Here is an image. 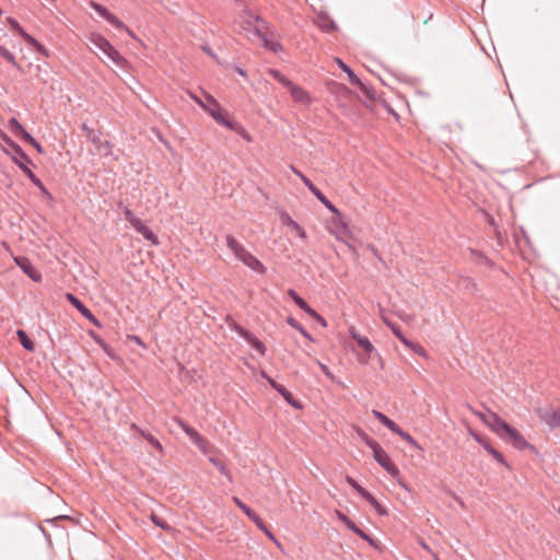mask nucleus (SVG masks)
I'll return each mask as SVG.
<instances>
[{
    "instance_id": "f257e3e1",
    "label": "nucleus",
    "mask_w": 560,
    "mask_h": 560,
    "mask_svg": "<svg viewBox=\"0 0 560 560\" xmlns=\"http://www.w3.org/2000/svg\"><path fill=\"white\" fill-rule=\"evenodd\" d=\"M226 246L235 255V257L238 260H241L245 266H247L249 269H252L253 271H255L259 275H264L266 272V267L264 266V264L258 258H256L253 254H250L232 235L226 236Z\"/></svg>"
},
{
    "instance_id": "f03ea898",
    "label": "nucleus",
    "mask_w": 560,
    "mask_h": 560,
    "mask_svg": "<svg viewBox=\"0 0 560 560\" xmlns=\"http://www.w3.org/2000/svg\"><path fill=\"white\" fill-rule=\"evenodd\" d=\"M5 142L12 148L18 158H13L14 163L21 168V171L28 177V179L40 189L42 192L47 194L48 191L43 182L34 174L28 167L32 163L28 155L22 150V148L10 138L5 139Z\"/></svg>"
},
{
    "instance_id": "7ed1b4c3",
    "label": "nucleus",
    "mask_w": 560,
    "mask_h": 560,
    "mask_svg": "<svg viewBox=\"0 0 560 560\" xmlns=\"http://www.w3.org/2000/svg\"><path fill=\"white\" fill-rule=\"evenodd\" d=\"M90 43L101 50L110 61L117 67H124L125 58L118 52V50L101 34H92L90 36Z\"/></svg>"
},
{
    "instance_id": "20e7f679",
    "label": "nucleus",
    "mask_w": 560,
    "mask_h": 560,
    "mask_svg": "<svg viewBox=\"0 0 560 560\" xmlns=\"http://www.w3.org/2000/svg\"><path fill=\"white\" fill-rule=\"evenodd\" d=\"M369 447L373 451V457L375 462L383 467L392 477L399 475V469L392 462L388 454L380 446V444L373 440L368 442Z\"/></svg>"
},
{
    "instance_id": "39448f33",
    "label": "nucleus",
    "mask_w": 560,
    "mask_h": 560,
    "mask_svg": "<svg viewBox=\"0 0 560 560\" xmlns=\"http://www.w3.org/2000/svg\"><path fill=\"white\" fill-rule=\"evenodd\" d=\"M252 19L253 21H248V23L253 24L255 33L264 42V46L275 52L280 51L282 49V45L279 42L268 38V23L258 15L253 16Z\"/></svg>"
},
{
    "instance_id": "423d86ee",
    "label": "nucleus",
    "mask_w": 560,
    "mask_h": 560,
    "mask_svg": "<svg viewBox=\"0 0 560 560\" xmlns=\"http://www.w3.org/2000/svg\"><path fill=\"white\" fill-rule=\"evenodd\" d=\"M233 502L244 512V514L256 524V526L262 530L270 539L275 540V536L267 528L261 517L247 504H245L240 498L233 497Z\"/></svg>"
},
{
    "instance_id": "0eeeda50",
    "label": "nucleus",
    "mask_w": 560,
    "mask_h": 560,
    "mask_svg": "<svg viewBox=\"0 0 560 560\" xmlns=\"http://www.w3.org/2000/svg\"><path fill=\"white\" fill-rule=\"evenodd\" d=\"M8 21H9L10 26L12 27V30L16 31L27 45L32 46L38 54L48 56L47 49L39 42H37L33 36L27 34L21 27L20 23L15 19L9 18Z\"/></svg>"
},
{
    "instance_id": "6e6552de",
    "label": "nucleus",
    "mask_w": 560,
    "mask_h": 560,
    "mask_svg": "<svg viewBox=\"0 0 560 560\" xmlns=\"http://www.w3.org/2000/svg\"><path fill=\"white\" fill-rule=\"evenodd\" d=\"M90 7L100 14L103 19H105L109 24H112L117 30H124L128 33H130L129 28L124 24L122 21H120L116 15H114L104 5L91 1Z\"/></svg>"
},
{
    "instance_id": "1a4fd4ad",
    "label": "nucleus",
    "mask_w": 560,
    "mask_h": 560,
    "mask_svg": "<svg viewBox=\"0 0 560 560\" xmlns=\"http://www.w3.org/2000/svg\"><path fill=\"white\" fill-rule=\"evenodd\" d=\"M483 422L500 438H504V431L509 423L501 419L497 413L489 411L488 413H478Z\"/></svg>"
},
{
    "instance_id": "9d476101",
    "label": "nucleus",
    "mask_w": 560,
    "mask_h": 560,
    "mask_svg": "<svg viewBox=\"0 0 560 560\" xmlns=\"http://www.w3.org/2000/svg\"><path fill=\"white\" fill-rule=\"evenodd\" d=\"M299 177L310 191L332 213L340 215L339 210L326 198V196L303 173H299Z\"/></svg>"
},
{
    "instance_id": "9b49d317",
    "label": "nucleus",
    "mask_w": 560,
    "mask_h": 560,
    "mask_svg": "<svg viewBox=\"0 0 560 560\" xmlns=\"http://www.w3.org/2000/svg\"><path fill=\"white\" fill-rule=\"evenodd\" d=\"M232 329L240 337H242L244 340H246L260 354H262V355L265 354V352H266L265 345L258 338H256L250 331H248L247 329H245L244 327H242L235 323L233 324Z\"/></svg>"
},
{
    "instance_id": "f8f14e48",
    "label": "nucleus",
    "mask_w": 560,
    "mask_h": 560,
    "mask_svg": "<svg viewBox=\"0 0 560 560\" xmlns=\"http://www.w3.org/2000/svg\"><path fill=\"white\" fill-rule=\"evenodd\" d=\"M288 295L293 300V302L307 315H310L312 318L318 320L323 326H326L325 319L314 310L312 308L304 299H302L295 290L290 289L288 291Z\"/></svg>"
},
{
    "instance_id": "ddd939ff",
    "label": "nucleus",
    "mask_w": 560,
    "mask_h": 560,
    "mask_svg": "<svg viewBox=\"0 0 560 560\" xmlns=\"http://www.w3.org/2000/svg\"><path fill=\"white\" fill-rule=\"evenodd\" d=\"M502 439L510 442L517 450L532 447L530 444L522 436V434L510 424L505 429L504 438Z\"/></svg>"
},
{
    "instance_id": "4468645a",
    "label": "nucleus",
    "mask_w": 560,
    "mask_h": 560,
    "mask_svg": "<svg viewBox=\"0 0 560 560\" xmlns=\"http://www.w3.org/2000/svg\"><path fill=\"white\" fill-rule=\"evenodd\" d=\"M537 413L550 428H560V409L538 408Z\"/></svg>"
},
{
    "instance_id": "2eb2a0df",
    "label": "nucleus",
    "mask_w": 560,
    "mask_h": 560,
    "mask_svg": "<svg viewBox=\"0 0 560 560\" xmlns=\"http://www.w3.org/2000/svg\"><path fill=\"white\" fill-rule=\"evenodd\" d=\"M266 378H267L268 383L270 384V386L275 390H277L289 405H291L295 409H301L302 408L301 402L299 400H296L293 397L292 393L290 390H288L282 384L276 382L271 377H266Z\"/></svg>"
},
{
    "instance_id": "dca6fc26",
    "label": "nucleus",
    "mask_w": 560,
    "mask_h": 560,
    "mask_svg": "<svg viewBox=\"0 0 560 560\" xmlns=\"http://www.w3.org/2000/svg\"><path fill=\"white\" fill-rule=\"evenodd\" d=\"M67 300L73 305L86 319L91 320L94 325L98 326L96 317L93 313L72 293H67Z\"/></svg>"
},
{
    "instance_id": "f3484780",
    "label": "nucleus",
    "mask_w": 560,
    "mask_h": 560,
    "mask_svg": "<svg viewBox=\"0 0 560 560\" xmlns=\"http://www.w3.org/2000/svg\"><path fill=\"white\" fill-rule=\"evenodd\" d=\"M15 262L32 280L36 282L42 280V275L34 268L32 262L26 257H16Z\"/></svg>"
},
{
    "instance_id": "a211bd4d",
    "label": "nucleus",
    "mask_w": 560,
    "mask_h": 560,
    "mask_svg": "<svg viewBox=\"0 0 560 560\" xmlns=\"http://www.w3.org/2000/svg\"><path fill=\"white\" fill-rule=\"evenodd\" d=\"M211 117L221 126H224L229 130L237 131L240 126L226 117L225 112L220 106L215 112H211Z\"/></svg>"
},
{
    "instance_id": "6ab92c4d",
    "label": "nucleus",
    "mask_w": 560,
    "mask_h": 560,
    "mask_svg": "<svg viewBox=\"0 0 560 560\" xmlns=\"http://www.w3.org/2000/svg\"><path fill=\"white\" fill-rule=\"evenodd\" d=\"M88 140L91 141L101 153H109L110 143L109 141L102 139L101 131H89Z\"/></svg>"
},
{
    "instance_id": "aec40b11",
    "label": "nucleus",
    "mask_w": 560,
    "mask_h": 560,
    "mask_svg": "<svg viewBox=\"0 0 560 560\" xmlns=\"http://www.w3.org/2000/svg\"><path fill=\"white\" fill-rule=\"evenodd\" d=\"M339 68L348 74L349 81L353 85H358L365 94H370L369 89L365 84L360 80V78L353 72V70L347 66L341 59H337Z\"/></svg>"
},
{
    "instance_id": "412c9836",
    "label": "nucleus",
    "mask_w": 560,
    "mask_h": 560,
    "mask_svg": "<svg viewBox=\"0 0 560 560\" xmlns=\"http://www.w3.org/2000/svg\"><path fill=\"white\" fill-rule=\"evenodd\" d=\"M475 440L490 454L493 456V458L499 462L500 464L508 467V463L505 462V458L502 453L493 448L490 443H488L485 439L480 438L479 435H475Z\"/></svg>"
},
{
    "instance_id": "4be33fe9",
    "label": "nucleus",
    "mask_w": 560,
    "mask_h": 560,
    "mask_svg": "<svg viewBox=\"0 0 560 560\" xmlns=\"http://www.w3.org/2000/svg\"><path fill=\"white\" fill-rule=\"evenodd\" d=\"M289 92L294 102L303 105H308L311 103L310 95L301 86L293 84Z\"/></svg>"
},
{
    "instance_id": "5701e85b",
    "label": "nucleus",
    "mask_w": 560,
    "mask_h": 560,
    "mask_svg": "<svg viewBox=\"0 0 560 560\" xmlns=\"http://www.w3.org/2000/svg\"><path fill=\"white\" fill-rule=\"evenodd\" d=\"M372 413L383 425H385L393 433L398 432L399 425L392 419H389L386 415L375 409L372 411Z\"/></svg>"
},
{
    "instance_id": "b1692460",
    "label": "nucleus",
    "mask_w": 560,
    "mask_h": 560,
    "mask_svg": "<svg viewBox=\"0 0 560 560\" xmlns=\"http://www.w3.org/2000/svg\"><path fill=\"white\" fill-rule=\"evenodd\" d=\"M133 229L137 233L141 234L147 241H150L154 245L159 244L156 235L145 224H143L142 221H140Z\"/></svg>"
},
{
    "instance_id": "393cba45",
    "label": "nucleus",
    "mask_w": 560,
    "mask_h": 560,
    "mask_svg": "<svg viewBox=\"0 0 560 560\" xmlns=\"http://www.w3.org/2000/svg\"><path fill=\"white\" fill-rule=\"evenodd\" d=\"M16 336H18L20 343L22 345V347L25 350H27L30 352H33L35 350L34 341L28 337V335L24 330L19 329L16 331Z\"/></svg>"
},
{
    "instance_id": "a878e982",
    "label": "nucleus",
    "mask_w": 560,
    "mask_h": 560,
    "mask_svg": "<svg viewBox=\"0 0 560 560\" xmlns=\"http://www.w3.org/2000/svg\"><path fill=\"white\" fill-rule=\"evenodd\" d=\"M352 337L358 342V345L362 348L364 353L371 354L374 351V347L368 337H364V336H361L358 334H352Z\"/></svg>"
},
{
    "instance_id": "bb28decb",
    "label": "nucleus",
    "mask_w": 560,
    "mask_h": 560,
    "mask_svg": "<svg viewBox=\"0 0 560 560\" xmlns=\"http://www.w3.org/2000/svg\"><path fill=\"white\" fill-rule=\"evenodd\" d=\"M209 462L223 475L228 478L230 482H232L231 471L228 469L225 464L220 460L218 457L210 456Z\"/></svg>"
},
{
    "instance_id": "cd10ccee",
    "label": "nucleus",
    "mask_w": 560,
    "mask_h": 560,
    "mask_svg": "<svg viewBox=\"0 0 560 560\" xmlns=\"http://www.w3.org/2000/svg\"><path fill=\"white\" fill-rule=\"evenodd\" d=\"M150 520L152 521V523L155 526L160 527L161 529H163L166 533H174L175 532V528L173 526H171L166 521H164L162 517H160L155 513H151Z\"/></svg>"
},
{
    "instance_id": "c85d7f7f",
    "label": "nucleus",
    "mask_w": 560,
    "mask_h": 560,
    "mask_svg": "<svg viewBox=\"0 0 560 560\" xmlns=\"http://www.w3.org/2000/svg\"><path fill=\"white\" fill-rule=\"evenodd\" d=\"M270 74L272 78L278 81L280 84H282L288 91L291 89V86L294 84L290 79H288L285 75H283L278 70H270Z\"/></svg>"
},
{
    "instance_id": "c756f323",
    "label": "nucleus",
    "mask_w": 560,
    "mask_h": 560,
    "mask_svg": "<svg viewBox=\"0 0 560 560\" xmlns=\"http://www.w3.org/2000/svg\"><path fill=\"white\" fill-rule=\"evenodd\" d=\"M176 421H177L178 425L182 428V430L188 435V438L190 439L191 442L197 440L200 436V434L198 433V431L196 429L188 425L183 420L177 419Z\"/></svg>"
},
{
    "instance_id": "7c9ffc66",
    "label": "nucleus",
    "mask_w": 560,
    "mask_h": 560,
    "mask_svg": "<svg viewBox=\"0 0 560 560\" xmlns=\"http://www.w3.org/2000/svg\"><path fill=\"white\" fill-rule=\"evenodd\" d=\"M347 483L352 487L363 499L370 497V492L358 483V481L351 476L346 477Z\"/></svg>"
},
{
    "instance_id": "2f4dec72",
    "label": "nucleus",
    "mask_w": 560,
    "mask_h": 560,
    "mask_svg": "<svg viewBox=\"0 0 560 560\" xmlns=\"http://www.w3.org/2000/svg\"><path fill=\"white\" fill-rule=\"evenodd\" d=\"M395 434L399 435L404 441H406L409 445L412 447L422 451L423 448L420 446V444L406 431H404L400 427L398 432H395Z\"/></svg>"
},
{
    "instance_id": "473e14b6",
    "label": "nucleus",
    "mask_w": 560,
    "mask_h": 560,
    "mask_svg": "<svg viewBox=\"0 0 560 560\" xmlns=\"http://www.w3.org/2000/svg\"><path fill=\"white\" fill-rule=\"evenodd\" d=\"M9 128L11 132L16 137H22L24 132H26L23 126L15 118H11L9 120Z\"/></svg>"
},
{
    "instance_id": "72a5a7b5",
    "label": "nucleus",
    "mask_w": 560,
    "mask_h": 560,
    "mask_svg": "<svg viewBox=\"0 0 560 560\" xmlns=\"http://www.w3.org/2000/svg\"><path fill=\"white\" fill-rule=\"evenodd\" d=\"M288 325H290L292 328H295L302 336H304L307 339H312L310 332L293 317L287 318Z\"/></svg>"
},
{
    "instance_id": "f704fd0d",
    "label": "nucleus",
    "mask_w": 560,
    "mask_h": 560,
    "mask_svg": "<svg viewBox=\"0 0 560 560\" xmlns=\"http://www.w3.org/2000/svg\"><path fill=\"white\" fill-rule=\"evenodd\" d=\"M364 500L368 501L374 508L378 515L387 514L386 509L378 503V501L374 498L372 493H370V497H365Z\"/></svg>"
},
{
    "instance_id": "c9c22d12",
    "label": "nucleus",
    "mask_w": 560,
    "mask_h": 560,
    "mask_svg": "<svg viewBox=\"0 0 560 560\" xmlns=\"http://www.w3.org/2000/svg\"><path fill=\"white\" fill-rule=\"evenodd\" d=\"M207 105L203 106V110H206L210 116L211 112H215L217 108H219L221 105L219 102L210 94L206 95Z\"/></svg>"
},
{
    "instance_id": "e433bc0d",
    "label": "nucleus",
    "mask_w": 560,
    "mask_h": 560,
    "mask_svg": "<svg viewBox=\"0 0 560 560\" xmlns=\"http://www.w3.org/2000/svg\"><path fill=\"white\" fill-rule=\"evenodd\" d=\"M140 434L148 441V443L159 450V451H162L163 447H162V444L159 442L158 439H155L151 433H148V432H144L143 430H139Z\"/></svg>"
},
{
    "instance_id": "4c0bfd02",
    "label": "nucleus",
    "mask_w": 560,
    "mask_h": 560,
    "mask_svg": "<svg viewBox=\"0 0 560 560\" xmlns=\"http://www.w3.org/2000/svg\"><path fill=\"white\" fill-rule=\"evenodd\" d=\"M26 143L33 145L38 153H43V148L39 142L27 131L21 137Z\"/></svg>"
},
{
    "instance_id": "58836bf2",
    "label": "nucleus",
    "mask_w": 560,
    "mask_h": 560,
    "mask_svg": "<svg viewBox=\"0 0 560 560\" xmlns=\"http://www.w3.org/2000/svg\"><path fill=\"white\" fill-rule=\"evenodd\" d=\"M335 234L337 238L345 241V237L349 234L348 225L345 222H340L336 225Z\"/></svg>"
},
{
    "instance_id": "ea45409f",
    "label": "nucleus",
    "mask_w": 560,
    "mask_h": 560,
    "mask_svg": "<svg viewBox=\"0 0 560 560\" xmlns=\"http://www.w3.org/2000/svg\"><path fill=\"white\" fill-rule=\"evenodd\" d=\"M124 217L135 228L141 220L138 219L129 208L124 209Z\"/></svg>"
},
{
    "instance_id": "a19ab883",
    "label": "nucleus",
    "mask_w": 560,
    "mask_h": 560,
    "mask_svg": "<svg viewBox=\"0 0 560 560\" xmlns=\"http://www.w3.org/2000/svg\"><path fill=\"white\" fill-rule=\"evenodd\" d=\"M0 56L3 57L11 65L18 66L14 55L1 45H0Z\"/></svg>"
},
{
    "instance_id": "79ce46f5",
    "label": "nucleus",
    "mask_w": 560,
    "mask_h": 560,
    "mask_svg": "<svg viewBox=\"0 0 560 560\" xmlns=\"http://www.w3.org/2000/svg\"><path fill=\"white\" fill-rule=\"evenodd\" d=\"M281 221L284 225L291 226L293 230L300 229V224L294 221L288 213L281 215Z\"/></svg>"
},
{
    "instance_id": "37998d69",
    "label": "nucleus",
    "mask_w": 560,
    "mask_h": 560,
    "mask_svg": "<svg viewBox=\"0 0 560 560\" xmlns=\"http://www.w3.org/2000/svg\"><path fill=\"white\" fill-rule=\"evenodd\" d=\"M337 516L338 518L347 526L348 529H352L355 525L354 522H352L346 514L337 511Z\"/></svg>"
},
{
    "instance_id": "c03bdc74",
    "label": "nucleus",
    "mask_w": 560,
    "mask_h": 560,
    "mask_svg": "<svg viewBox=\"0 0 560 560\" xmlns=\"http://www.w3.org/2000/svg\"><path fill=\"white\" fill-rule=\"evenodd\" d=\"M393 332L405 346L408 347L412 345V341L406 338V336L400 331L399 328H393Z\"/></svg>"
},
{
    "instance_id": "a18cd8bd",
    "label": "nucleus",
    "mask_w": 560,
    "mask_h": 560,
    "mask_svg": "<svg viewBox=\"0 0 560 560\" xmlns=\"http://www.w3.org/2000/svg\"><path fill=\"white\" fill-rule=\"evenodd\" d=\"M408 348H410L411 350H413V352L418 353L419 355H422L424 357L425 355V350L423 349V347H421L420 345L418 343H415L412 342L411 346H408Z\"/></svg>"
},
{
    "instance_id": "49530a36",
    "label": "nucleus",
    "mask_w": 560,
    "mask_h": 560,
    "mask_svg": "<svg viewBox=\"0 0 560 560\" xmlns=\"http://www.w3.org/2000/svg\"><path fill=\"white\" fill-rule=\"evenodd\" d=\"M351 532L354 533L355 535H358L362 539L366 536V533L363 532L361 528H359L357 525H354V527L351 529Z\"/></svg>"
},
{
    "instance_id": "de8ad7c7",
    "label": "nucleus",
    "mask_w": 560,
    "mask_h": 560,
    "mask_svg": "<svg viewBox=\"0 0 560 560\" xmlns=\"http://www.w3.org/2000/svg\"><path fill=\"white\" fill-rule=\"evenodd\" d=\"M351 532L354 533L355 535H358L362 539L366 536V533L363 532L361 528H359L357 525H354V527L351 529Z\"/></svg>"
},
{
    "instance_id": "09e8293b",
    "label": "nucleus",
    "mask_w": 560,
    "mask_h": 560,
    "mask_svg": "<svg viewBox=\"0 0 560 560\" xmlns=\"http://www.w3.org/2000/svg\"><path fill=\"white\" fill-rule=\"evenodd\" d=\"M201 49L207 54L209 55L210 57L217 59V56L213 52V50L208 46V45H202L201 46Z\"/></svg>"
},
{
    "instance_id": "8fccbe9b",
    "label": "nucleus",
    "mask_w": 560,
    "mask_h": 560,
    "mask_svg": "<svg viewBox=\"0 0 560 560\" xmlns=\"http://www.w3.org/2000/svg\"><path fill=\"white\" fill-rule=\"evenodd\" d=\"M206 440L200 435L197 440L192 441V443L197 446V447H201L202 444H205Z\"/></svg>"
},
{
    "instance_id": "3c124183",
    "label": "nucleus",
    "mask_w": 560,
    "mask_h": 560,
    "mask_svg": "<svg viewBox=\"0 0 560 560\" xmlns=\"http://www.w3.org/2000/svg\"><path fill=\"white\" fill-rule=\"evenodd\" d=\"M298 235L301 237V238H305L306 237V232L304 231V229L300 225V229H295L294 230Z\"/></svg>"
},
{
    "instance_id": "603ef678",
    "label": "nucleus",
    "mask_w": 560,
    "mask_h": 560,
    "mask_svg": "<svg viewBox=\"0 0 560 560\" xmlns=\"http://www.w3.org/2000/svg\"><path fill=\"white\" fill-rule=\"evenodd\" d=\"M320 369H322V371L324 372V374H325L326 376H328V377L332 378V374H331V372L328 370V368H327L326 365L320 364Z\"/></svg>"
},
{
    "instance_id": "864d4df0",
    "label": "nucleus",
    "mask_w": 560,
    "mask_h": 560,
    "mask_svg": "<svg viewBox=\"0 0 560 560\" xmlns=\"http://www.w3.org/2000/svg\"><path fill=\"white\" fill-rule=\"evenodd\" d=\"M370 546H372L373 548L375 549H381V542L371 538V540L369 541Z\"/></svg>"
},
{
    "instance_id": "5fc2aeb1",
    "label": "nucleus",
    "mask_w": 560,
    "mask_h": 560,
    "mask_svg": "<svg viewBox=\"0 0 560 560\" xmlns=\"http://www.w3.org/2000/svg\"><path fill=\"white\" fill-rule=\"evenodd\" d=\"M370 546H372L373 548L375 549H381V542L371 538V540L369 541Z\"/></svg>"
},
{
    "instance_id": "6e6d98bb",
    "label": "nucleus",
    "mask_w": 560,
    "mask_h": 560,
    "mask_svg": "<svg viewBox=\"0 0 560 560\" xmlns=\"http://www.w3.org/2000/svg\"><path fill=\"white\" fill-rule=\"evenodd\" d=\"M323 27L326 28L327 31L335 30L336 24H335V22L330 21L328 24L324 25Z\"/></svg>"
},
{
    "instance_id": "4d7b16f0",
    "label": "nucleus",
    "mask_w": 560,
    "mask_h": 560,
    "mask_svg": "<svg viewBox=\"0 0 560 560\" xmlns=\"http://www.w3.org/2000/svg\"><path fill=\"white\" fill-rule=\"evenodd\" d=\"M81 128L85 132L86 137L89 135V131H95L94 129L90 128L86 124H83Z\"/></svg>"
},
{
    "instance_id": "13d9d810",
    "label": "nucleus",
    "mask_w": 560,
    "mask_h": 560,
    "mask_svg": "<svg viewBox=\"0 0 560 560\" xmlns=\"http://www.w3.org/2000/svg\"><path fill=\"white\" fill-rule=\"evenodd\" d=\"M203 454H207L208 453V443L207 441L205 442V444L201 445V447H198Z\"/></svg>"
},
{
    "instance_id": "bf43d9fd",
    "label": "nucleus",
    "mask_w": 560,
    "mask_h": 560,
    "mask_svg": "<svg viewBox=\"0 0 560 560\" xmlns=\"http://www.w3.org/2000/svg\"><path fill=\"white\" fill-rule=\"evenodd\" d=\"M195 102L203 109V106L207 105V103L202 102L200 98L198 97H194Z\"/></svg>"
},
{
    "instance_id": "052dcab7",
    "label": "nucleus",
    "mask_w": 560,
    "mask_h": 560,
    "mask_svg": "<svg viewBox=\"0 0 560 560\" xmlns=\"http://www.w3.org/2000/svg\"><path fill=\"white\" fill-rule=\"evenodd\" d=\"M369 248L371 249V252H372V254H373L374 256H376V257L378 256V255H377V249H376L373 245H370V246H369Z\"/></svg>"
},
{
    "instance_id": "680f3d73",
    "label": "nucleus",
    "mask_w": 560,
    "mask_h": 560,
    "mask_svg": "<svg viewBox=\"0 0 560 560\" xmlns=\"http://www.w3.org/2000/svg\"><path fill=\"white\" fill-rule=\"evenodd\" d=\"M371 538H372V537H371L370 535H368V534H366V536L363 538V540H365V541H368V542H369V541L371 540Z\"/></svg>"
},
{
    "instance_id": "e2e57ef3",
    "label": "nucleus",
    "mask_w": 560,
    "mask_h": 560,
    "mask_svg": "<svg viewBox=\"0 0 560 560\" xmlns=\"http://www.w3.org/2000/svg\"><path fill=\"white\" fill-rule=\"evenodd\" d=\"M292 171L294 172V174H296L299 176V173H301L300 171H298L295 167H292Z\"/></svg>"
},
{
    "instance_id": "0e129e2a",
    "label": "nucleus",
    "mask_w": 560,
    "mask_h": 560,
    "mask_svg": "<svg viewBox=\"0 0 560 560\" xmlns=\"http://www.w3.org/2000/svg\"><path fill=\"white\" fill-rule=\"evenodd\" d=\"M237 72L241 74V75H244V71L242 69H238Z\"/></svg>"
},
{
    "instance_id": "69168bd1",
    "label": "nucleus",
    "mask_w": 560,
    "mask_h": 560,
    "mask_svg": "<svg viewBox=\"0 0 560 560\" xmlns=\"http://www.w3.org/2000/svg\"><path fill=\"white\" fill-rule=\"evenodd\" d=\"M559 514H560V509L558 510Z\"/></svg>"
}]
</instances>
